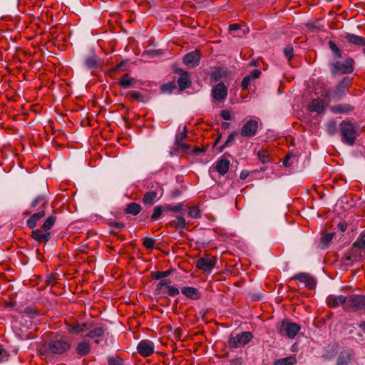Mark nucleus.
I'll return each instance as SVG.
<instances>
[{
    "mask_svg": "<svg viewBox=\"0 0 365 365\" xmlns=\"http://www.w3.org/2000/svg\"><path fill=\"white\" fill-rule=\"evenodd\" d=\"M339 128L341 141L348 145H354L359 135L357 126L350 121L343 120Z\"/></svg>",
    "mask_w": 365,
    "mask_h": 365,
    "instance_id": "obj_1",
    "label": "nucleus"
},
{
    "mask_svg": "<svg viewBox=\"0 0 365 365\" xmlns=\"http://www.w3.org/2000/svg\"><path fill=\"white\" fill-rule=\"evenodd\" d=\"M365 310V295L353 294L348 297L344 311L355 312Z\"/></svg>",
    "mask_w": 365,
    "mask_h": 365,
    "instance_id": "obj_2",
    "label": "nucleus"
},
{
    "mask_svg": "<svg viewBox=\"0 0 365 365\" xmlns=\"http://www.w3.org/2000/svg\"><path fill=\"white\" fill-rule=\"evenodd\" d=\"M70 343L66 338H56L48 342V351L53 354H62L69 350Z\"/></svg>",
    "mask_w": 365,
    "mask_h": 365,
    "instance_id": "obj_3",
    "label": "nucleus"
},
{
    "mask_svg": "<svg viewBox=\"0 0 365 365\" xmlns=\"http://www.w3.org/2000/svg\"><path fill=\"white\" fill-rule=\"evenodd\" d=\"M324 98H316L311 101L308 105V109L311 112H315L318 114L324 113L326 107L331 101L330 92L325 91L324 94Z\"/></svg>",
    "mask_w": 365,
    "mask_h": 365,
    "instance_id": "obj_4",
    "label": "nucleus"
},
{
    "mask_svg": "<svg viewBox=\"0 0 365 365\" xmlns=\"http://www.w3.org/2000/svg\"><path fill=\"white\" fill-rule=\"evenodd\" d=\"M151 188L152 190L144 194L142 199V202L145 205H153L163 196V188L158 183H154Z\"/></svg>",
    "mask_w": 365,
    "mask_h": 365,
    "instance_id": "obj_5",
    "label": "nucleus"
},
{
    "mask_svg": "<svg viewBox=\"0 0 365 365\" xmlns=\"http://www.w3.org/2000/svg\"><path fill=\"white\" fill-rule=\"evenodd\" d=\"M300 329L301 327L299 324L289 320H283L278 327V332L282 336H286L289 339H293L298 334Z\"/></svg>",
    "mask_w": 365,
    "mask_h": 365,
    "instance_id": "obj_6",
    "label": "nucleus"
},
{
    "mask_svg": "<svg viewBox=\"0 0 365 365\" xmlns=\"http://www.w3.org/2000/svg\"><path fill=\"white\" fill-rule=\"evenodd\" d=\"M252 339V334L250 331H243L237 334L235 336H231L229 339V346L232 348H238L243 346L249 343Z\"/></svg>",
    "mask_w": 365,
    "mask_h": 365,
    "instance_id": "obj_7",
    "label": "nucleus"
},
{
    "mask_svg": "<svg viewBox=\"0 0 365 365\" xmlns=\"http://www.w3.org/2000/svg\"><path fill=\"white\" fill-rule=\"evenodd\" d=\"M351 85V79L344 78L334 90L333 96L330 95L331 101H339L345 96L348 92L349 87Z\"/></svg>",
    "mask_w": 365,
    "mask_h": 365,
    "instance_id": "obj_8",
    "label": "nucleus"
},
{
    "mask_svg": "<svg viewBox=\"0 0 365 365\" xmlns=\"http://www.w3.org/2000/svg\"><path fill=\"white\" fill-rule=\"evenodd\" d=\"M354 60L347 58L344 62L336 61L332 65V72L334 73H350L353 71Z\"/></svg>",
    "mask_w": 365,
    "mask_h": 365,
    "instance_id": "obj_9",
    "label": "nucleus"
},
{
    "mask_svg": "<svg viewBox=\"0 0 365 365\" xmlns=\"http://www.w3.org/2000/svg\"><path fill=\"white\" fill-rule=\"evenodd\" d=\"M217 262V259L215 257H212L210 255H205L202 257H200L197 261V267L205 272H210L212 268L215 267Z\"/></svg>",
    "mask_w": 365,
    "mask_h": 365,
    "instance_id": "obj_10",
    "label": "nucleus"
},
{
    "mask_svg": "<svg viewBox=\"0 0 365 365\" xmlns=\"http://www.w3.org/2000/svg\"><path fill=\"white\" fill-rule=\"evenodd\" d=\"M257 129L258 122L256 120H250L242 128L240 135L243 137L251 138L256 135Z\"/></svg>",
    "mask_w": 365,
    "mask_h": 365,
    "instance_id": "obj_11",
    "label": "nucleus"
},
{
    "mask_svg": "<svg viewBox=\"0 0 365 365\" xmlns=\"http://www.w3.org/2000/svg\"><path fill=\"white\" fill-rule=\"evenodd\" d=\"M154 344L150 340L140 341L137 346L138 352L143 356L146 357L152 355L154 352Z\"/></svg>",
    "mask_w": 365,
    "mask_h": 365,
    "instance_id": "obj_12",
    "label": "nucleus"
},
{
    "mask_svg": "<svg viewBox=\"0 0 365 365\" xmlns=\"http://www.w3.org/2000/svg\"><path fill=\"white\" fill-rule=\"evenodd\" d=\"M292 279L304 284L309 289H314L316 285L315 279L309 274L306 272L297 273L292 277Z\"/></svg>",
    "mask_w": 365,
    "mask_h": 365,
    "instance_id": "obj_13",
    "label": "nucleus"
},
{
    "mask_svg": "<svg viewBox=\"0 0 365 365\" xmlns=\"http://www.w3.org/2000/svg\"><path fill=\"white\" fill-rule=\"evenodd\" d=\"M200 57V53L195 50L187 53L183 58V62L188 68H195L198 66Z\"/></svg>",
    "mask_w": 365,
    "mask_h": 365,
    "instance_id": "obj_14",
    "label": "nucleus"
},
{
    "mask_svg": "<svg viewBox=\"0 0 365 365\" xmlns=\"http://www.w3.org/2000/svg\"><path fill=\"white\" fill-rule=\"evenodd\" d=\"M347 299L348 297L344 295H329L327 298V303L330 308H336L340 305H342L343 309L344 310L346 303H347Z\"/></svg>",
    "mask_w": 365,
    "mask_h": 365,
    "instance_id": "obj_15",
    "label": "nucleus"
},
{
    "mask_svg": "<svg viewBox=\"0 0 365 365\" xmlns=\"http://www.w3.org/2000/svg\"><path fill=\"white\" fill-rule=\"evenodd\" d=\"M31 237L38 243H46L51 238V232L42 229H36L32 231Z\"/></svg>",
    "mask_w": 365,
    "mask_h": 365,
    "instance_id": "obj_16",
    "label": "nucleus"
},
{
    "mask_svg": "<svg viewBox=\"0 0 365 365\" xmlns=\"http://www.w3.org/2000/svg\"><path fill=\"white\" fill-rule=\"evenodd\" d=\"M227 88L223 83H219L212 89V96L215 100H223L227 97Z\"/></svg>",
    "mask_w": 365,
    "mask_h": 365,
    "instance_id": "obj_17",
    "label": "nucleus"
},
{
    "mask_svg": "<svg viewBox=\"0 0 365 365\" xmlns=\"http://www.w3.org/2000/svg\"><path fill=\"white\" fill-rule=\"evenodd\" d=\"M48 206L46 197L44 195L37 196L31 203V207L36 210H45Z\"/></svg>",
    "mask_w": 365,
    "mask_h": 365,
    "instance_id": "obj_18",
    "label": "nucleus"
},
{
    "mask_svg": "<svg viewBox=\"0 0 365 365\" xmlns=\"http://www.w3.org/2000/svg\"><path fill=\"white\" fill-rule=\"evenodd\" d=\"M178 84L181 91L186 89L191 85L190 78L187 71H180Z\"/></svg>",
    "mask_w": 365,
    "mask_h": 365,
    "instance_id": "obj_19",
    "label": "nucleus"
},
{
    "mask_svg": "<svg viewBox=\"0 0 365 365\" xmlns=\"http://www.w3.org/2000/svg\"><path fill=\"white\" fill-rule=\"evenodd\" d=\"M182 294L192 300H197L200 298L201 294L197 288L192 287H185L181 289Z\"/></svg>",
    "mask_w": 365,
    "mask_h": 365,
    "instance_id": "obj_20",
    "label": "nucleus"
},
{
    "mask_svg": "<svg viewBox=\"0 0 365 365\" xmlns=\"http://www.w3.org/2000/svg\"><path fill=\"white\" fill-rule=\"evenodd\" d=\"M354 110V107L350 104H337L330 107V110L334 114L349 113Z\"/></svg>",
    "mask_w": 365,
    "mask_h": 365,
    "instance_id": "obj_21",
    "label": "nucleus"
},
{
    "mask_svg": "<svg viewBox=\"0 0 365 365\" xmlns=\"http://www.w3.org/2000/svg\"><path fill=\"white\" fill-rule=\"evenodd\" d=\"M46 212L43 210H39L38 212L34 213L26 221V225L29 228L34 229L38 222L45 216Z\"/></svg>",
    "mask_w": 365,
    "mask_h": 365,
    "instance_id": "obj_22",
    "label": "nucleus"
},
{
    "mask_svg": "<svg viewBox=\"0 0 365 365\" xmlns=\"http://www.w3.org/2000/svg\"><path fill=\"white\" fill-rule=\"evenodd\" d=\"M230 161L227 158H221L216 163V170L221 175H225L229 170Z\"/></svg>",
    "mask_w": 365,
    "mask_h": 365,
    "instance_id": "obj_23",
    "label": "nucleus"
},
{
    "mask_svg": "<svg viewBox=\"0 0 365 365\" xmlns=\"http://www.w3.org/2000/svg\"><path fill=\"white\" fill-rule=\"evenodd\" d=\"M118 83L123 88H128L136 83V80L130 77L128 73H125L122 76Z\"/></svg>",
    "mask_w": 365,
    "mask_h": 365,
    "instance_id": "obj_24",
    "label": "nucleus"
},
{
    "mask_svg": "<svg viewBox=\"0 0 365 365\" xmlns=\"http://www.w3.org/2000/svg\"><path fill=\"white\" fill-rule=\"evenodd\" d=\"M344 38L351 43L354 45L364 46H365V38L362 36L355 35L353 34H346Z\"/></svg>",
    "mask_w": 365,
    "mask_h": 365,
    "instance_id": "obj_25",
    "label": "nucleus"
},
{
    "mask_svg": "<svg viewBox=\"0 0 365 365\" xmlns=\"http://www.w3.org/2000/svg\"><path fill=\"white\" fill-rule=\"evenodd\" d=\"M353 359L351 351H341L337 360V365H348Z\"/></svg>",
    "mask_w": 365,
    "mask_h": 365,
    "instance_id": "obj_26",
    "label": "nucleus"
},
{
    "mask_svg": "<svg viewBox=\"0 0 365 365\" xmlns=\"http://www.w3.org/2000/svg\"><path fill=\"white\" fill-rule=\"evenodd\" d=\"M142 210V207L140 204L136 202H130L127 205L124 210L125 214H130L133 216L138 215Z\"/></svg>",
    "mask_w": 365,
    "mask_h": 365,
    "instance_id": "obj_27",
    "label": "nucleus"
},
{
    "mask_svg": "<svg viewBox=\"0 0 365 365\" xmlns=\"http://www.w3.org/2000/svg\"><path fill=\"white\" fill-rule=\"evenodd\" d=\"M68 331L72 334H79L88 329L86 324H67Z\"/></svg>",
    "mask_w": 365,
    "mask_h": 365,
    "instance_id": "obj_28",
    "label": "nucleus"
},
{
    "mask_svg": "<svg viewBox=\"0 0 365 365\" xmlns=\"http://www.w3.org/2000/svg\"><path fill=\"white\" fill-rule=\"evenodd\" d=\"M104 334V329L103 327H96L92 330H91L86 335L87 337L96 339L95 343L99 344L100 341L98 338L102 336Z\"/></svg>",
    "mask_w": 365,
    "mask_h": 365,
    "instance_id": "obj_29",
    "label": "nucleus"
},
{
    "mask_svg": "<svg viewBox=\"0 0 365 365\" xmlns=\"http://www.w3.org/2000/svg\"><path fill=\"white\" fill-rule=\"evenodd\" d=\"M296 363L297 359L295 356H289L275 360L273 365H294Z\"/></svg>",
    "mask_w": 365,
    "mask_h": 365,
    "instance_id": "obj_30",
    "label": "nucleus"
},
{
    "mask_svg": "<svg viewBox=\"0 0 365 365\" xmlns=\"http://www.w3.org/2000/svg\"><path fill=\"white\" fill-rule=\"evenodd\" d=\"M90 345L86 341L79 343L76 347V352L82 356L87 355L90 352Z\"/></svg>",
    "mask_w": 365,
    "mask_h": 365,
    "instance_id": "obj_31",
    "label": "nucleus"
},
{
    "mask_svg": "<svg viewBox=\"0 0 365 365\" xmlns=\"http://www.w3.org/2000/svg\"><path fill=\"white\" fill-rule=\"evenodd\" d=\"M169 225L175 229H183L186 227V221L183 217L178 216L176 220L170 221Z\"/></svg>",
    "mask_w": 365,
    "mask_h": 365,
    "instance_id": "obj_32",
    "label": "nucleus"
},
{
    "mask_svg": "<svg viewBox=\"0 0 365 365\" xmlns=\"http://www.w3.org/2000/svg\"><path fill=\"white\" fill-rule=\"evenodd\" d=\"M56 221V214L53 212L52 215H51L46 219V220L44 221L43 224L41 226V229L45 231H48L53 227Z\"/></svg>",
    "mask_w": 365,
    "mask_h": 365,
    "instance_id": "obj_33",
    "label": "nucleus"
},
{
    "mask_svg": "<svg viewBox=\"0 0 365 365\" xmlns=\"http://www.w3.org/2000/svg\"><path fill=\"white\" fill-rule=\"evenodd\" d=\"M164 209L165 211L175 212L181 214L185 212V206L182 202H180L176 205H164Z\"/></svg>",
    "mask_w": 365,
    "mask_h": 365,
    "instance_id": "obj_34",
    "label": "nucleus"
},
{
    "mask_svg": "<svg viewBox=\"0 0 365 365\" xmlns=\"http://www.w3.org/2000/svg\"><path fill=\"white\" fill-rule=\"evenodd\" d=\"M85 66L88 69L96 68L98 66L97 58L95 55L88 56L85 59Z\"/></svg>",
    "mask_w": 365,
    "mask_h": 365,
    "instance_id": "obj_35",
    "label": "nucleus"
},
{
    "mask_svg": "<svg viewBox=\"0 0 365 365\" xmlns=\"http://www.w3.org/2000/svg\"><path fill=\"white\" fill-rule=\"evenodd\" d=\"M326 130L329 135H333L336 134L338 131V126L336 122L334 120L328 121L327 123L326 124Z\"/></svg>",
    "mask_w": 365,
    "mask_h": 365,
    "instance_id": "obj_36",
    "label": "nucleus"
},
{
    "mask_svg": "<svg viewBox=\"0 0 365 365\" xmlns=\"http://www.w3.org/2000/svg\"><path fill=\"white\" fill-rule=\"evenodd\" d=\"M226 73L222 68H216L211 74L210 78L213 81H218L225 76Z\"/></svg>",
    "mask_w": 365,
    "mask_h": 365,
    "instance_id": "obj_37",
    "label": "nucleus"
},
{
    "mask_svg": "<svg viewBox=\"0 0 365 365\" xmlns=\"http://www.w3.org/2000/svg\"><path fill=\"white\" fill-rule=\"evenodd\" d=\"M163 211H165L164 206H156L153 209V213L151 215V220H157L162 215Z\"/></svg>",
    "mask_w": 365,
    "mask_h": 365,
    "instance_id": "obj_38",
    "label": "nucleus"
},
{
    "mask_svg": "<svg viewBox=\"0 0 365 365\" xmlns=\"http://www.w3.org/2000/svg\"><path fill=\"white\" fill-rule=\"evenodd\" d=\"M188 215L191 218L198 219L201 217V211L197 206H192L189 209Z\"/></svg>",
    "mask_w": 365,
    "mask_h": 365,
    "instance_id": "obj_39",
    "label": "nucleus"
},
{
    "mask_svg": "<svg viewBox=\"0 0 365 365\" xmlns=\"http://www.w3.org/2000/svg\"><path fill=\"white\" fill-rule=\"evenodd\" d=\"M171 273V270L167 271H156L152 273V277L154 279H160L169 276Z\"/></svg>",
    "mask_w": 365,
    "mask_h": 365,
    "instance_id": "obj_40",
    "label": "nucleus"
},
{
    "mask_svg": "<svg viewBox=\"0 0 365 365\" xmlns=\"http://www.w3.org/2000/svg\"><path fill=\"white\" fill-rule=\"evenodd\" d=\"M108 225L112 228V230H111L112 232H115L116 231H120L125 227V224L123 222H110L108 223Z\"/></svg>",
    "mask_w": 365,
    "mask_h": 365,
    "instance_id": "obj_41",
    "label": "nucleus"
},
{
    "mask_svg": "<svg viewBox=\"0 0 365 365\" xmlns=\"http://www.w3.org/2000/svg\"><path fill=\"white\" fill-rule=\"evenodd\" d=\"M171 281L170 279H163L161 280L156 287V291L159 293L163 292V289L164 287H166L168 289V286H171Z\"/></svg>",
    "mask_w": 365,
    "mask_h": 365,
    "instance_id": "obj_42",
    "label": "nucleus"
},
{
    "mask_svg": "<svg viewBox=\"0 0 365 365\" xmlns=\"http://www.w3.org/2000/svg\"><path fill=\"white\" fill-rule=\"evenodd\" d=\"M9 356L10 354L9 352L4 348L2 345L0 344V362L8 361Z\"/></svg>",
    "mask_w": 365,
    "mask_h": 365,
    "instance_id": "obj_43",
    "label": "nucleus"
},
{
    "mask_svg": "<svg viewBox=\"0 0 365 365\" xmlns=\"http://www.w3.org/2000/svg\"><path fill=\"white\" fill-rule=\"evenodd\" d=\"M353 245L359 248H365V232L361 235L360 238Z\"/></svg>",
    "mask_w": 365,
    "mask_h": 365,
    "instance_id": "obj_44",
    "label": "nucleus"
},
{
    "mask_svg": "<svg viewBox=\"0 0 365 365\" xmlns=\"http://www.w3.org/2000/svg\"><path fill=\"white\" fill-rule=\"evenodd\" d=\"M155 242V240L153 238L147 237L144 240L143 246L147 249L151 250L154 247Z\"/></svg>",
    "mask_w": 365,
    "mask_h": 365,
    "instance_id": "obj_45",
    "label": "nucleus"
},
{
    "mask_svg": "<svg viewBox=\"0 0 365 365\" xmlns=\"http://www.w3.org/2000/svg\"><path fill=\"white\" fill-rule=\"evenodd\" d=\"M258 157L262 163H265L269 161V156L268 152L265 150H262L258 152Z\"/></svg>",
    "mask_w": 365,
    "mask_h": 365,
    "instance_id": "obj_46",
    "label": "nucleus"
},
{
    "mask_svg": "<svg viewBox=\"0 0 365 365\" xmlns=\"http://www.w3.org/2000/svg\"><path fill=\"white\" fill-rule=\"evenodd\" d=\"M329 48L336 55L337 57L341 56V52L338 46L332 41H329Z\"/></svg>",
    "mask_w": 365,
    "mask_h": 365,
    "instance_id": "obj_47",
    "label": "nucleus"
},
{
    "mask_svg": "<svg viewBox=\"0 0 365 365\" xmlns=\"http://www.w3.org/2000/svg\"><path fill=\"white\" fill-rule=\"evenodd\" d=\"M108 365H124L123 359L120 357H110L108 360Z\"/></svg>",
    "mask_w": 365,
    "mask_h": 365,
    "instance_id": "obj_48",
    "label": "nucleus"
},
{
    "mask_svg": "<svg viewBox=\"0 0 365 365\" xmlns=\"http://www.w3.org/2000/svg\"><path fill=\"white\" fill-rule=\"evenodd\" d=\"M235 133H232L230 134L227 140L225 141V143L220 148V151H222L223 150V148H225V147L230 146L235 140Z\"/></svg>",
    "mask_w": 365,
    "mask_h": 365,
    "instance_id": "obj_49",
    "label": "nucleus"
},
{
    "mask_svg": "<svg viewBox=\"0 0 365 365\" xmlns=\"http://www.w3.org/2000/svg\"><path fill=\"white\" fill-rule=\"evenodd\" d=\"M130 96L133 100L143 102L144 101L143 96L138 91H131Z\"/></svg>",
    "mask_w": 365,
    "mask_h": 365,
    "instance_id": "obj_50",
    "label": "nucleus"
},
{
    "mask_svg": "<svg viewBox=\"0 0 365 365\" xmlns=\"http://www.w3.org/2000/svg\"><path fill=\"white\" fill-rule=\"evenodd\" d=\"M252 81H253L251 77L247 75L246 76L244 77L242 81V83H241V87L242 89H247L248 88L249 86L250 85Z\"/></svg>",
    "mask_w": 365,
    "mask_h": 365,
    "instance_id": "obj_51",
    "label": "nucleus"
},
{
    "mask_svg": "<svg viewBox=\"0 0 365 365\" xmlns=\"http://www.w3.org/2000/svg\"><path fill=\"white\" fill-rule=\"evenodd\" d=\"M332 238H333V234L327 233L322 237L321 243L323 244L324 245L327 246L331 241Z\"/></svg>",
    "mask_w": 365,
    "mask_h": 365,
    "instance_id": "obj_52",
    "label": "nucleus"
},
{
    "mask_svg": "<svg viewBox=\"0 0 365 365\" xmlns=\"http://www.w3.org/2000/svg\"><path fill=\"white\" fill-rule=\"evenodd\" d=\"M180 293V291L178 288L173 287V286H168V294L170 297H175L176 295H178Z\"/></svg>",
    "mask_w": 365,
    "mask_h": 365,
    "instance_id": "obj_53",
    "label": "nucleus"
},
{
    "mask_svg": "<svg viewBox=\"0 0 365 365\" xmlns=\"http://www.w3.org/2000/svg\"><path fill=\"white\" fill-rule=\"evenodd\" d=\"M293 53L294 50L292 46H288L284 49V53L289 60H290L292 58Z\"/></svg>",
    "mask_w": 365,
    "mask_h": 365,
    "instance_id": "obj_54",
    "label": "nucleus"
},
{
    "mask_svg": "<svg viewBox=\"0 0 365 365\" xmlns=\"http://www.w3.org/2000/svg\"><path fill=\"white\" fill-rule=\"evenodd\" d=\"M221 117L226 120H231V113L227 110H222L220 113Z\"/></svg>",
    "mask_w": 365,
    "mask_h": 365,
    "instance_id": "obj_55",
    "label": "nucleus"
},
{
    "mask_svg": "<svg viewBox=\"0 0 365 365\" xmlns=\"http://www.w3.org/2000/svg\"><path fill=\"white\" fill-rule=\"evenodd\" d=\"M161 88L163 91L170 92L174 88V86L172 83H167V84L163 85Z\"/></svg>",
    "mask_w": 365,
    "mask_h": 365,
    "instance_id": "obj_56",
    "label": "nucleus"
},
{
    "mask_svg": "<svg viewBox=\"0 0 365 365\" xmlns=\"http://www.w3.org/2000/svg\"><path fill=\"white\" fill-rule=\"evenodd\" d=\"M261 75V71L258 69L254 70L250 75H249L252 80H255L259 77Z\"/></svg>",
    "mask_w": 365,
    "mask_h": 365,
    "instance_id": "obj_57",
    "label": "nucleus"
},
{
    "mask_svg": "<svg viewBox=\"0 0 365 365\" xmlns=\"http://www.w3.org/2000/svg\"><path fill=\"white\" fill-rule=\"evenodd\" d=\"M175 141H176V144L178 146H180L182 149L186 150H187L189 148V146H188L187 144L179 142L178 138H176Z\"/></svg>",
    "mask_w": 365,
    "mask_h": 365,
    "instance_id": "obj_58",
    "label": "nucleus"
},
{
    "mask_svg": "<svg viewBox=\"0 0 365 365\" xmlns=\"http://www.w3.org/2000/svg\"><path fill=\"white\" fill-rule=\"evenodd\" d=\"M338 227L341 231L344 232L347 229V224L345 221H341L338 224Z\"/></svg>",
    "mask_w": 365,
    "mask_h": 365,
    "instance_id": "obj_59",
    "label": "nucleus"
},
{
    "mask_svg": "<svg viewBox=\"0 0 365 365\" xmlns=\"http://www.w3.org/2000/svg\"><path fill=\"white\" fill-rule=\"evenodd\" d=\"M187 137V131H186V128H184V132L180 133V135L179 136H178L177 138H178L179 139V142H181L182 140H184L185 138Z\"/></svg>",
    "mask_w": 365,
    "mask_h": 365,
    "instance_id": "obj_60",
    "label": "nucleus"
},
{
    "mask_svg": "<svg viewBox=\"0 0 365 365\" xmlns=\"http://www.w3.org/2000/svg\"><path fill=\"white\" fill-rule=\"evenodd\" d=\"M125 64V62L124 61H121L119 64H118L115 67L113 68V71H115V72H117L120 69H121V68L124 66Z\"/></svg>",
    "mask_w": 365,
    "mask_h": 365,
    "instance_id": "obj_61",
    "label": "nucleus"
},
{
    "mask_svg": "<svg viewBox=\"0 0 365 365\" xmlns=\"http://www.w3.org/2000/svg\"><path fill=\"white\" fill-rule=\"evenodd\" d=\"M249 175V173L247 170H242L240 173V178L242 180H245Z\"/></svg>",
    "mask_w": 365,
    "mask_h": 365,
    "instance_id": "obj_62",
    "label": "nucleus"
},
{
    "mask_svg": "<svg viewBox=\"0 0 365 365\" xmlns=\"http://www.w3.org/2000/svg\"><path fill=\"white\" fill-rule=\"evenodd\" d=\"M239 28H240L239 25L236 24H231L229 27L230 31H236V30L239 29Z\"/></svg>",
    "mask_w": 365,
    "mask_h": 365,
    "instance_id": "obj_63",
    "label": "nucleus"
},
{
    "mask_svg": "<svg viewBox=\"0 0 365 365\" xmlns=\"http://www.w3.org/2000/svg\"><path fill=\"white\" fill-rule=\"evenodd\" d=\"M193 151L195 153H202L205 151V150H204V148H201L200 147H195Z\"/></svg>",
    "mask_w": 365,
    "mask_h": 365,
    "instance_id": "obj_64",
    "label": "nucleus"
}]
</instances>
